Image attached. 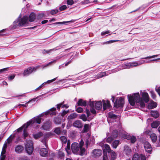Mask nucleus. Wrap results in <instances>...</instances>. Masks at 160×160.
I'll return each mask as SVG.
<instances>
[{
    "mask_svg": "<svg viewBox=\"0 0 160 160\" xmlns=\"http://www.w3.org/2000/svg\"><path fill=\"white\" fill-rule=\"evenodd\" d=\"M77 105L78 106H86L87 105V102L82 99H79L77 103Z\"/></svg>",
    "mask_w": 160,
    "mask_h": 160,
    "instance_id": "nucleus-17",
    "label": "nucleus"
},
{
    "mask_svg": "<svg viewBox=\"0 0 160 160\" xmlns=\"http://www.w3.org/2000/svg\"><path fill=\"white\" fill-rule=\"evenodd\" d=\"M88 104L89 105L91 108H93L94 105V102L93 101H90Z\"/></svg>",
    "mask_w": 160,
    "mask_h": 160,
    "instance_id": "nucleus-56",
    "label": "nucleus"
},
{
    "mask_svg": "<svg viewBox=\"0 0 160 160\" xmlns=\"http://www.w3.org/2000/svg\"><path fill=\"white\" fill-rule=\"evenodd\" d=\"M76 111L78 113H81L83 112V108L81 107H78L77 108V106H75Z\"/></svg>",
    "mask_w": 160,
    "mask_h": 160,
    "instance_id": "nucleus-45",
    "label": "nucleus"
},
{
    "mask_svg": "<svg viewBox=\"0 0 160 160\" xmlns=\"http://www.w3.org/2000/svg\"><path fill=\"white\" fill-rule=\"evenodd\" d=\"M20 160H30V159L27 157H24L21 158L20 159Z\"/></svg>",
    "mask_w": 160,
    "mask_h": 160,
    "instance_id": "nucleus-64",
    "label": "nucleus"
},
{
    "mask_svg": "<svg viewBox=\"0 0 160 160\" xmlns=\"http://www.w3.org/2000/svg\"><path fill=\"white\" fill-rule=\"evenodd\" d=\"M110 32V31H107L105 32H102L101 33V35L102 36H104L106 34L109 33Z\"/></svg>",
    "mask_w": 160,
    "mask_h": 160,
    "instance_id": "nucleus-58",
    "label": "nucleus"
},
{
    "mask_svg": "<svg viewBox=\"0 0 160 160\" xmlns=\"http://www.w3.org/2000/svg\"><path fill=\"white\" fill-rule=\"evenodd\" d=\"M87 118L85 114H82L80 117V118L84 122L87 120Z\"/></svg>",
    "mask_w": 160,
    "mask_h": 160,
    "instance_id": "nucleus-41",
    "label": "nucleus"
},
{
    "mask_svg": "<svg viewBox=\"0 0 160 160\" xmlns=\"http://www.w3.org/2000/svg\"><path fill=\"white\" fill-rule=\"evenodd\" d=\"M46 82H44L41 85H40L38 87V88H37L35 90L37 91V90H38L39 89H40L41 88L43 87L44 85H45V84H46Z\"/></svg>",
    "mask_w": 160,
    "mask_h": 160,
    "instance_id": "nucleus-57",
    "label": "nucleus"
},
{
    "mask_svg": "<svg viewBox=\"0 0 160 160\" xmlns=\"http://www.w3.org/2000/svg\"><path fill=\"white\" fill-rule=\"evenodd\" d=\"M110 153V155L111 156L112 159V160L115 159L117 156V154L116 153L112 150Z\"/></svg>",
    "mask_w": 160,
    "mask_h": 160,
    "instance_id": "nucleus-34",
    "label": "nucleus"
},
{
    "mask_svg": "<svg viewBox=\"0 0 160 160\" xmlns=\"http://www.w3.org/2000/svg\"><path fill=\"white\" fill-rule=\"evenodd\" d=\"M69 110H68L66 111L65 110H63L62 112H60L59 113V114L62 117H64L67 114L69 113Z\"/></svg>",
    "mask_w": 160,
    "mask_h": 160,
    "instance_id": "nucleus-39",
    "label": "nucleus"
},
{
    "mask_svg": "<svg viewBox=\"0 0 160 160\" xmlns=\"http://www.w3.org/2000/svg\"><path fill=\"white\" fill-rule=\"evenodd\" d=\"M160 122L156 121L153 122L151 124V127L153 128H157L159 125Z\"/></svg>",
    "mask_w": 160,
    "mask_h": 160,
    "instance_id": "nucleus-27",
    "label": "nucleus"
},
{
    "mask_svg": "<svg viewBox=\"0 0 160 160\" xmlns=\"http://www.w3.org/2000/svg\"><path fill=\"white\" fill-rule=\"evenodd\" d=\"M43 135V133L42 132H39L33 135V137L35 139L39 138Z\"/></svg>",
    "mask_w": 160,
    "mask_h": 160,
    "instance_id": "nucleus-30",
    "label": "nucleus"
},
{
    "mask_svg": "<svg viewBox=\"0 0 160 160\" xmlns=\"http://www.w3.org/2000/svg\"><path fill=\"white\" fill-rule=\"evenodd\" d=\"M56 108H52L44 112L45 115H50L51 116L56 115L57 113Z\"/></svg>",
    "mask_w": 160,
    "mask_h": 160,
    "instance_id": "nucleus-7",
    "label": "nucleus"
},
{
    "mask_svg": "<svg viewBox=\"0 0 160 160\" xmlns=\"http://www.w3.org/2000/svg\"><path fill=\"white\" fill-rule=\"evenodd\" d=\"M36 18V15L33 12H31L30 14L28 19L30 22H32L34 21Z\"/></svg>",
    "mask_w": 160,
    "mask_h": 160,
    "instance_id": "nucleus-23",
    "label": "nucleus"
},
{
    "mask_svg": "<svg viewBox=\"0 0 160 160\" xmlns=\"http://www.w3.org/2000/svg\"><path fill=\"white\" fill-rule=\"evenodd\" d=\"M151 116L155 118H158L159 116V114L157 111H152L151 112Z\"/></svg>",
    "mask_w": 160,
    "mask_h": 160,
    "instance_id": "nucleus-28",
    "label": "nucleus"
},
{
    "mask_svg": "<svg viewBox=\"0 0 160 160\" xmlns=\"http://www.w3.org/2000/svg\"><path fill=\"white\" fill-rule=\"evenodd\" d=\"M141 159V160H146L145 156L142 154H140V159Z\"/></svg>",
    "mask_w": 160,
    "mask_h": 160,
    "instance_id": "nucleus-54",
    "label": "nucleus"
},
{
    "mask_svg": "<svg viewBox=\"0 0 160 160\" xmlns=\"http://www.w3.org/2000/svg\"><path fill=\"white\" fill-rule=\"evenodd\" d=\"M142 98H140L139 93L133 94L132 95H128V98L129 102L130 105L134 106L136 103L138 106L141 108H143L145 107V102H148L149 101V97L148 93L146 92H143L142 94Z\"/></svg>",
    "mask_w": 160,
    "mask_h": 160,
    "instance_id": "nucleus-1",
    "label": "nucleus"
},
{
    "mask_svg": "<svg viewBox=\"0 0 160 160\" xmlns=\"http://www.w3.org/2000/svg\"><path fill=\"white\" fill-rule=\"evenodd\" d=\"M41 118L39 117L38 116L36 118H34L32 120H30L28 122H31L30 125L32 126L36 125L37 123L39 124L41 122Z\"/></svg>",
    "mask_w": 160,
    "mask_h": 160,
    "instance_id": "nucleus-8",
    "label": "nucleus"
},
{
    "mask_svg": "<svg viewBox=\"0 0 160 160\" xmlns=\"http://www.w3.org/2000/svg\"><path fill=\"white\" fill-rule=\"evenodd\" d=\"M53 122L56 124H61V119L58 117H56L54 118Z\"/></svg>",
    "mask_w": 160,
    "mask_h": 160,
    "instance_id": "nucleus-25",
    "label": "nucleus"
},
{
    "mask_svg": "<svg viewBox=\"0 0 160 160\" xmlns=\"http://www.w3.org/2000/svg\"><path fill=\"white\" fill-rule=\"evenodd\" d=\"M150 138L153 142H155L157 140V136L155 133H152L150 135Z\"/></svg>",
    "mask_w": 160,
    "mask_h": 160,
    "instance_id": "nucleus-32",
    "label": "nucleus"
},
{
    "mask_svg": "<svg viewBox=\"0 0 160 160\" xmlns=\"http://www.w3.org/2000/svg\"><path fill=\"white\" fill-rule=\"evenodd\" d=\"M102 107V102L101 101L96 102L95 104V108L97 110L101 109Z\"/></svg>",
    "mask_w": 160,
    "mask_h": 160,
    "instance_id": "nucleus-22",
    "label": "nucleus"
},
{
    "mask_svg": "<svg viewBox=\"0 0 160 160\" xmlns=\"http://www.w3.org/2000/svg\"><path fill=\"white\" fill-rule=\"evenodd\" d=\"M58 12V9H55L54 10H52L50 11V13L52 15H53L57 13Z\"/></svg>",
    "mask_w": 160,
    "mask_h": 160,
    "instance_id": "nucleus-49",
    "label": "nucleus"
},
{
    "mask_svg": "<svg viewBox=\"0 0 160 160\" xmlns=\"http://www.w3.org/2000/svg\"><path fill=\"white\" fill-rule=\"evenodd\" d=\"M26 143L25 145V150L27 152L29 155L31 154L33 151V147L32 142L29 140L26 141Z\"/></svg>",
    "mask_w": 160,
    "mask_h": 160,
    "instance_id": "nucleus-4",
    "label": "nucleus"
},
{
    "mask_svg": "<svg viewBox=\"0 0 160 160\" xmlns=\"http://www.w3.org/2000/svg\"><path fill=\"white\" fill-rule=\"evenodd\" d=\"M52 134L51 133H47L45 135L43 138L40 140L41 142L43 143V144L46 147H47V144L46 142L47 139Z\"/></svg>",
    "mask_w": 160,
    "mask_h": 160,
    "instance_id": "nucleus-13",
    "label": "nucleus"
},
{
    "mask_svg": "<svg viewBox=\"0 0 160 160\" xmlns=\"http://www.w3.org/2000/svg\"><path fill=\"white\" fill-rule=\"evenodd\" d=\"M56 61V60H54L53 61H51L49 62L48 64L45 65H42V67L43 68H45L51 65L53 63H55Z\"/></svg>",
    "mask_w": 160,
    "mask_h": 160,
    "instance_id": "nucleus-42",
    "label": "nucleus"
},
{
    "mask_svg": "<svg viewBox=\"0 0 160 160\" xmlns=\"http://www.w3.org/2000/svg\"><path fill=\"white\" fill-rule=\"evenodd\" d=\"M22 136L24 139H26V138L29 136V135L27 131V128H24V130H23Z\"/></svg>",
    "mask_w": 160,
    "mask_h": 160,
    "instance_id": "nucleus-33",
    "label": "nucleus"
},
{
    "mask_svg": "<svg viewBox=\"0 0 160 160\" xmlns=\"http://www.w3.org/2000/svg\"><path fill=\"white\" fill-rule=\"evenodd\" d=\"M155 90L160 96V87H159L158 88H156Z\"/></svg>",
    "mask_w": 160,
    "mask_h": 160,
    "instance_id": "nucleus-63",
    "label": "nucleus"
},
{
    "mask_svg": "<svg viewBox=\"0 0 160 160\" xmlns=\"http://www.w3.org/2000/svg\"><path fill=\"white\" fill-rule=\"evenodd\" d=\"M52 125V122L50 120H47L44 122L42 126V128L46 130H49Z\"/></svg>",
    "mask_w": 160,
    "mask_h": 160,
    "instance_id": "nucleus-6",
    "label": "nucleus"
},
{
    "mask_svg": "<svg viewBox=\"0 0 160 160\" xmlns=\"http://www.w3.org/2000/svg\"><path fill=\"white\" fill-rule=\"evenodd\" d=\"M108 158L107 152H105L104 151L103 152V160H106V159Z\"/></svg>",
    "mask_w": 160,
    "mask_h": 160,
    "instance_id": "nucleus-60",
    "label": "nucleus"
},
{
    "mask_svg": "<svg viewBox=\"0 0 160 160\" xmlns=\"http://www.w3.org/2000/svg\"><path fill=\"white\" fill-rule=\"evenodd\" d=\"M157 106V103L156 102L152 101L151 102H150L149 103L148 106V109H152L156 107Z\"/></svg>",
    "mask_w": 160,
    "mask_h": 160,
    "instance_id": "nucleus-21",
    "label": "nucleus"
},
{
    "mask_svg": "<svg viewBox=\"0 0 160 160\" xmlns=\"http://www.w3.org/2000/svg\"><path fill=\"white\" fill-rule=\"evenodd\" d=\"M104 148L105 149L107 150L108 153H110L111 152V151L112 150L111 149L109 146L108 144H105Z\"/></svg>",
    "mask_w": 160,
    "mask_h": 160,
    "instance_id": "nucleus-40",
    "label": "nucleus"
},
{
    "mask_svg": "<svg viewBox=\"0 0 160 160\" xmlns=\"http://www.w3.org/2000/svg\"><path fill=\"white\" fill-rule=\"evenodd\" d=\"M58 156L59 158H62L64 157V154L62 152L59 151L58 152Z\"/></svg>",
    "mask_w": 160,
    "mask_h": 160,
    "instance_id": "nucleus-43",
    "label": "nucleus"
},
{
    "mask_svg": "<svg viewBox=\"0 0 160 160\" xmlns=\"http://www.w3.org/2000/svg\"><path fill=\"white\" fill-rule=\"evenodd\" d=\"M17 132H15L13 135H11L7 139V143H10L12 141V140L15 137Z\"/></svg>",
    "mask_w": 160,
    "mask_h": 160,
    "instance_id": "nucleus-31",
    "label": "nucleus"
},
{
    "mask_svg": "<svg viewBox=\"0 0 160 160\" xmlns=\"http://www.w3.org/2000/svg\"><path fill=\"white\" fill-rule=\"evenodd\" d=\"M71 149L74 154L81 156L83 155L85 152V148L81 147L80 144L77 142H73L72 144Z\"/></svg>",
    "mask_w": 160,
    "mask_h": 160,
    "instance_id": "nucleus-2",
    "label": "nucleus"
},
{
    "mask_svg": "<svg viewBox=\"0 0 160 160\" xmlns=\"http://www.w3.org/2000/svg\"><path fill=\"white\" fill-rule=\"evenodd\" d=\"M103 108L104 110H106L107 108H109L110 107L111 105L110 104V101H109L107 100L106 101V102L105 100H103Z\"/></svg>",
    "mask_w": 160,
    "mask_h": 160,
    "instance_id": "nucleus-19",
    "label": "nucleus"
},
{
    "mask_svg": "<svg viewBox=\"0 0 160 160\" xmlns=\"http://www.w3.org/2000/svg\"><path fill=\"white\" fill-rule=\"evenodd\" d=\"M93 155L95 157H98L100 156L102 153L101 150L99 149H95L92 151Z\"/></svg>",
    "mask_w": 160,
    "mask_h": 160,
    "instance_id": "nucleus-15",
    "label": "nucleus"
},
{
    "mask_svg": "<svg viewBox=\"0 0 160 160\" xmlns=\"http://www.w3.org/2000/svg\"><path fill=\"white\" fill-rule=\"evenodd\" d=\"M74 22V20H72L68 21H64L62 22H56L52 24H50V25L52 27H55L57 25H61L63 24H66L68 23L69 22Z\"/></svg>",
    "mask_w": 160,
    "mask_h": 160,
    "instance_id": "nucleus-14",
    "label": "nucleus"
},
{
    "mask_svg": "<svg viewBox=\"0 0 160 160\" xmlns=\"http://www.w3.org/2000/svg\"><path fill=\"white\" fill-rule=\"evenodd\" d=\"M23 150V147L21 145L17 146L15 149V152L18 153H20L22 152Z\"/></svg>",
    "mask_w": 160,
    "mask_h": 160,
    "instance_id": "nucleus-18",
    "label": "nucleus"
},
{
    "mask_svg": "<svg viewBox=\"0 0 160 160\" xmlns=\"http://www.w3.org/2000/svg\"><path fill=\"white\" fill-rule=\"evenodd\" d=\"M140 155L138 153L134 154L132 157V160H139Z\"/></svg>",
    "mask_w": 160,
    "mask_h": 160,
    "instance_id": "nucleus-36",
    "label": "nucleus"
},
{
    "mask_svg": "<svg viewBox=\"0 0 160 160\" xmlns=\"http://www.w3.org/2000/svg\"><path fill=\"white\" fill-rule=\"evenodd\" d=\"M150 92V94H151L152 98L153 99H155L156 97V96L154 93V91L152 90Z\"/></svg>",
    "mask_w": 160,
    "mask_h": 160,
    "instance_id": "nucleus-50",
    "label": "nucleus"
},
{
    "mask_svg": "<svg viewBox=\"0 0 160 160\" xmlns=\"http://www.w3.org/2000/svg\"><path fill=\"white\" fill-rule=\"evenodd\" d=\"M120 141L118 140H114L112 143V146L113 148H116L119 144Z\"/></svg>",
    "mask_w": 160,
    "mask_h": 160,
    "instance_id": "nucleus-29",
    "label": "nucleus"
},
{
    "mask_svg": "<svg viewBox=\"0 0 160 160\" xmlns=\"http://www.w3.org/2000/svg\"><path fill=\"white\" fill-rule=\"evenodd\" d=\"M54 132L58 135H59L61 132L60 128L57 127L54 128Z\"/></svg>",
    "mask_w": 160,
    "mask_h": 160,
    "instance_id": "nucleus-37",
    "label": "nucleus"
},
{
    "mask_svg": "<svg viewBox=\"0 0 160 160\" xmlns=\"http://www.w3.org/2000/svg\"><path fill=\"white\" fill-rule=\"evenodd\" d=\"M73 125L76 128H82V122L79 120H77L74 121L73 123Z\"/></svg>",
    "mask_w": 160,
    "mask_h": 160,
    "instance_id": "nucleus-16",
    "label": "nucleus"
},
{
    "mask_svg": "<svg viewBox=\"0 0 160 160\" xmlns=\"http://www.w3.org/2000/svg\"><path fill=\"white\" fill-rule=\"evenodd\" d=\"M60 139L61 141L63 143H66L67 142V139L65 136H61L60 137Z\"/></svg>",
    "mask_w": 160,
    "mask_h": 160,
    "instance_id": "nucleus-44",
    "label": "nucleus"
},
{
    "mask_svg": "<svg viewBox=\"0 0 160 160\" xmlns=\"http://www.w3.org/2000/svg\"><path fill=\"white\" fill-rule=\"evenodd\" d=\"M31 122H28L27 123L24 124L22 127L16 130L17 132H20L22 130H24V128H27L30 125Z\"/></svg>",
    "mask_w": 160,
    "mask_h": 160,
    "instance_id": "nucleus-11",
    "label": "nucleus"
},
{
    "mask_svg": "<svg viewBox=\"0 0 160 160\" xmlns=\"http://www.w3.org/2000/svg\"><path fill=\"white\" fill-rule=\"evenodd\" d=\"M77 116L78 114L76 113H71L68 116L67 118L69 121H70L77 118Z\"/></svg>",
    "mask_w": 160,
    "mask_h": 160,
    "instance_id": "nucleus-24",
    "label": "nucleus"
},
{
    "mask_svg": "<svg viewBox=\"0 0 160 160\" xmlns=\"http://www.w3.org/2000/svg\"><path fill=\"white\" fill-rule=\"evenodd\" d=\"M113 138L111 137H108L107 139V142L109 143H110L112 141Z\"/></svg>",
    "mask_w": 160,
    "mask_h": 160,
    "instance_id": "nucleus-53",
    "label": "nucleus"
},
{
    "mask_svg": "<svg viewBox=\"0 0 160 160\" xmlns=\"http://www.w3.org/2000/svg\"><path fill=\"white\" fill-rule=\"evenodd\" d=\"M144 147L146 151L148 153H151L152 148L150 144L148 142H144Z\"/></svg>",
    "mask_w": 160,
    "mask_h": 160,
    "instance_id": "nucleus-9",
    "label": "nucleus"
},
{
    "mask_svg": "<svg viewBox=\"0 0 160 160\" xmlns=\"http://www.w3.org/2000/svg\"><path fill=\"white\" fill-rule=\"evenodd\" d=\"M74 3V2L73 0H67V4L68 5H72Z\"/></svg>",
    "mask_w": 160,
    "mask_h": 160,
    "instance_id": "nucleus-55",
    "label": "nucleus"
},
{
    "mask_svg": "<svg viewBox=\"0 0 160 160\" xmlns=\"http://www.w3.org/2000/svg\"><path fill=\"white\" fill-rule=\"evenodd\" d=\"M92 2H90L89 0H84L83 1L81 2V3L82 4H86Z\"/></svg>",
    "mask_w": 160,
    "mask_h": 160,
    "instance_id": "nucleus-51",
    "label": "nucleus"
},
{
    "mask_svg": "<svg viewBox=\"0 0 160 160\" xmlns=\"http://www.w3.org/2000/svg\"><path fill=\"white\" fill-rule=\"evenodd\" d=\"M6 158V155L5 154L1 155L0 160H4Z\"/></svg>",
    "mask_w": 160,
    "mask_h": 160,
    "instance_id": "nucleus-62",
    "label": "nucleus"
},
{
    "mask_svg": "<svg viewBox=\"0 0 160 160\" xmlns=\"http://www.w3.org/2000/svg\"><path fill=\"white\" fill-rule=\"evenodd\" d=\"M130 140L131 143H134L136 141V138L135 136H132L131 137V138Z\"/></svg>",
    "mask_w": 160,
    "mask_h": 160,
    "instance_id": "nucleus-47",
    "label": "nucleus"
},
{
    "mask_svg": "<svg viewBox=\"0 0 160 160\" xmlns=\"http://www.w3.org/2000/svg\"><path fill=\"white\" fill-rule=\"evenodd\" d=\"M108 117L109 118L114 119H115L117 117V115L113 114L112 112H109V113Z\"/></svg>",
    "mask_w": 160,
    "mask_h": 160,
    "instance_id": "nucleus-38",
    "label": "nucleus"
},
{
    "mask_svg": "<svg viewBox=\"0 0 160 160\" xmlns=\"http://www.w3.org/2000/svg\"><path fill=\"white\" fill-rule=\"evenodd\" d=\"M35 70L36 68H35L29 67L24 71L23 75L24 76L28 75L34 71Z\"/></svg>",
    "mask_w": 160,
    "mask_h": 160,
    "instance_id": "nucleus-12",
    "label": "nucleus"
},
{
    "mask_svg": "<svg viewBox=\"0 0 160 160\" xmlns=\"http://www.w3.org/2000/svg\"><path fill=\"white\" fill-rule=\"evenodd\" d=\"M89 128V125L88 124H85L84 126V132H87L88 131Z\"/></svg>",
    "mask_w": 160,
    "mask_h": 160,
    "instance_id": "nucleus-48",
    "label": "nucleus"
},
{
    "mask_svg": "<svg viewBox=\"0 0 160 160\" xmlns=\"http://www.w3.org/2000/svg\"><path fill=\"white\" fill-rule=\"evenodd\" d=\"M44 16V14L43 13H41L38 14V16L37 18L38 19H40L43 18Z\"/></svg>",
    "mask_w": 160,
    "mask_h": 160,
    "instance_id": "nucleus-59",
    "label": "nucleus"
},
{
    "mask_svg": "<svg viewBox=\"0 0 160 160\" xmlns=\"http://www.w3.org/2000/svg\"><path fill=\"white\" fill-rule=\"evenodd\" d=\"M106 75V73L105 72H101L98 75V78H101L104 76H105Z\"/></svg>",
    "mask_w": 160,
    "mask_h": 160,
    "instance_id": "nucleus-46",
    "label": "nucleus"
},
{
    "mask_svg": "<svg viewBox=\"0 0 160 160\" xmlns=\"http://www.w3.org/2000/svg\"><path fill=\"white\" fill-rule=\"evenodd\" d=\"M124 101L123 97H121L117 99L114 102V107L117 108L122 107L124 104Z\"/></svg>",
    "mask_w": 160,
    "mask_h": 160,
    "instance_id": "nucleus-5",
    "label": "nucleus"
},
{
    "mask_svg": "<svg viewBox=\"0 0 160 160\" xmlns=\"http://www.w3.org/2000/svg\"><path fill=\"white\" fill-rule=\"evenodd\" d=\"M28 18L27 16H25L21 19V17L20 16L13 22V28L15 29L18 26H22L24 25L28 24Z\"/></svg>",
    "mask_w": 160,
    "mask_h": 160,
    "instance_id": "nucleus-3",
    "label": "nucleus"
},
{
    "mask_svg": "<svg viewBox=\"0 0 160 160\" xmlns=\"http://www.w3.org/2000/svg\"><path fill=\"white\" fill-rule=\"evenodd\" d=\"M67 8L66 5H63L59 7V9L60 11H62L65 10Z\"/></svg>",
    "mask_w": 160,
    "mask_h": 160,
    "instance_id": "nucleus-52",
    "label": "nucleus"
},
{
    "mask_svg": "<svg viewBox=\"0 0 160 160\" xmlns=\"http://www.w3.org/2000/svg\"><path fill=\"white\" fill-rule=\"evenodd\" d=\"M65 150L67 153L69 154L70 153V143L69 142H68L67 147L65 148Z\"/></svg>",
    "mask_w": 160,
    "mask_h": 160,
    "instance_id": "nucleus-35",
    "label": "nucleus"
},
{
    "mask_svg": "<svg viewBox=\"0 0 160 160\" xmlns=\"http://www.w3.org/2000/svg\"><path fill=\"white\" fill-rule=\"evenodd\" d=\"M48 153L47 149L45 148L41 149L40 151V155L42 157L46 156Z\"/></svg>",
    "mask_w": 160,
    "mask_h": 160,
    "instance_id": "nucleus-20",
    "label": "nucleus"
},
{
    "mask_svg": "<svg viewBox=\"0 0 160 160\" xmlns=\"http://www.w3.org/2000/svg\"><path fill=\"white\" fill-rule=\"evenodd\" d=\"M56 50V49H50V50H46L45 49L44 50H43V52L45 51L46 53H50L51 51H55ZM43 52L44 53V52Z\"/></svg>",
    "mask_w": 160,
    "mask_h": 160,
    "instance_id": "nucleus-61",
    "label": "nucleus"
},
{
    "mask_svg": "<svg viewBox=\"0 0 160 160\" xmlns=\"http://www.w3.org/2000/svg\"><path fill=\"white\" fill-rule=\"evenodd\" d=\"M64 102L63 101L62 102L59 103H58L56 105V107L57 110H58V111H60L61 108H64Z\"/></svg>",
    "mask_w": 160,
    "mask_h": 160,
    "instance_id": "nucleus-26",
    "label": "nucleus"
},
{
    "mask_svg": "<svg viewBox=\"0 0 160 160\" xmlns=\"http://www.w3.org/2000/svg\"><path fill=\"white\" fill-rule=\"evenodd\" d=\"M123 152L127 156H129L131 155L132 151L130 147L128 145H125L124 146Z\"/></svg>",
    "mask_w": 160,
    "mask_h": 160,
    "instance_id": "nucleus-10",
    "label": "nucleus"
}]
</instances>
